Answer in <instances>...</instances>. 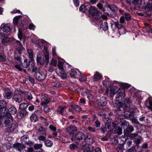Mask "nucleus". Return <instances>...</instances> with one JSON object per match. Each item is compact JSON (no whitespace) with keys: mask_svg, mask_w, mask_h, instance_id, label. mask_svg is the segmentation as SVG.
<instances>
[{"mask_svg":"<svg viewBox=\"0 0 152 152\" xmlns=\"http://www.w3.org/2000/svg\"><path fill=\"white\" fill-rule=\"evenodd\" d=\"M86 135L82 132H79L73 135L71 140L80 146L84 144Z\"/></svg>","mask_w":152,"mask_h":152,"instance_id":"1","label":"nucleus"},{"mask_svg":"<svg viewBox=\"0 0 152 152\" xmlns=\"http://www.w3.org/2000/svg\"><path fill=\"white\" fill-rule=\"evenodd\" d=\"M88 12L92 16L96 19H99L101 17V12L94 7L90 6L88 7Z\"/></svg>","mask_w":152,"mask_h":152,"instance_id":"2","label":"nucleus"},{"mask_svg":"<svg viewBox=\"0 0 152 152\" xmlns=\"http://www.w3.org/2000/svg\"><path fill=\"white\" fill-rule=\"evenodd\" d=\"M118 93H117L115 96V100L120 102L123 101V99L125 96V90L122 89L121 90H119Z\"/></svg>","mask_w":152,"mask_h":152,"instance_id":"3","label":"nucleus"},{"mask_svg":"<svg viewBox=\"0 0 152 152\" xmlns=\"http://www.w3.org/2000/svg\"><path fill=\"white\" fill-rule=\"evenodd\" d=\"M102 118L103 121L105 123V126H106V127L109 129L110 127V124L112 122L111 117L109 115H103Z\"/></svg>","mask_w":152,"mask_h":152,"instance_id":"4","label":"nucleus"},{"mask_svg":"<svg viewBox=\"0 0 152 152\" xmlns=\"http://www.w3.org/2000/svg\"><path fill=\"white\" fill-rule=\"evenodd\" d=\"M134 110L132 108H130L124 111V116L126 118L130 119L134 115Z\"/></svg>","mask_w":152,"mask_h":152,"instance_id":"5","label":"nucleus"},{"mask_svg":"<svg viewBox=\"0 0 152 152\" xmlns=\"http://www.w3.org/2000/svg\"><path fill=\"white\" fill-rule=\"evenodd\" d=\"M80 146V148L83 152H91L94 150V148L91 145L83 144Z\"/></svg>","mask_w":152,"mask_h":152,"instance_id":"6","label":"nucleus"},{"mask_svg":"<svg viewBox=\"0 0 152 152\" xmlns=\"http://www.w3.org/2000/svg\"><path fill=\"white\" fill-rule=\"evenodd\" d=\"M111 12L108 14L109 16L111 18H113L116 16V11L117 10V8L115 5H110Z\"/></svg>","mask_w":152,"mask_h":152,"instance_id":"7","label":"nucleus"},{"mask_svg":"<svg viewBox=\"0 0 152 152\" xmlns=\"http://www.w3.org/2000/svg\"><path fill=\"white\" fill-rule=\"evenodd\" d=\"M1 42L2 43H7L12 40V39L9 37L7 35L5 34H1L0 37Z\"/></svg>","mask_w":152,"mask_h":152,"instance_id":"8","label":"nucleus"},{"mask_svg":"<svg viewBox=\"0 0 152 152\" xmlns=\"http://www.w3.org/2000/svg\"><path fill=\"white\" fill-rule=\"evenodd\" d=\"M34 75L37 79L39 80H44L46 77L45 75L39 71L34 73Z\"/></svg>","mask_w":152,"mask_h":152,"instance_id":"9","label":"nucleus"},{"mask_svg":"<svg viewBox=\"0 0 152 152\" xmlns=\"http://www.w3.org/2000/svg\"><path fill=\"white\" fill-rule=\"evenodd\" d=\"M134 130L133 127L129 125V126L124 130L123 132L124 136H126L132 132Z\"/></svg>","mask_w":152,"mask_h":152,"instance_id":"10","label":"nucleus"},{"mask_svg":"<svg viewBox=\"0 0 152 152\" xmlns=\"http://www.w3.org/2000/svg\"><path fill=\"white\" fill-rule=\"evenodd\" d=\"M77 127L75 125L68 126L67 129V132L70 134H73L77 131Z\"/></svg>","mask_w":152,"mask_h":152,"instance_id":"11","label":"nucleus"},{"mask_svg":"<svg viewBox=\"0 0 152 152\" xmlns=\"http://www.w3.org/2000/svg\"><path fill=\"white\" fill-rule=\"evenodd\" d=\"M94 142L93 138L88 135L86 136V137L84 139V144H88L91 145Z\"/></svg>","mask_w":152,"mask_h":152,"instance_id":"12","label":"nucleus"},{"mask_svg":"<svg viewBox=\"0 0 152 152\" xmlns=\"http://www.w3.org/2000/svg\"><path fill=\"white\" fill-rule=\"evenodd\" d=\"M98 101L97 103L98 107L101 109H102L103 107L105 106L107 103L106 99L103 98L98 100Z\"/></svg>","mask_w":152,"mask_h":152,"instance_id":"13","label":"nucleus"},{"mask_svg":"<svg viewBox=\"0 0 152 152\" xmlns=\"http://www.w3.org/2000/svg\"><path fill=\"white\" fill-rule=\"evenodd\" d=\"M37 62L38 63H39L41 65H43L45 62L44 57L40 53L37 54Z\"/></svg>","mask_w":152,"mask_h":152,"instance_id":"14","label":"nucleus"},{"mask_svg":"<svg viewBox=\"0 0 152 152\" xmlns=\"http://www.w3.org/2000/svg\"><path fill=\"white\" fill-rule=\"evenodd\" d=\"M12 99L16 102L20 103L22 102L23 98L20 95L17 94H14L13 96Z\"/></svg>","mask_w":152,"mask_h":152,"instance_id":"15","label":"nucleus"},{"mask_svg":"<svg viewBox=\"0 0 152 152\" xmlns=\"http://www.w3.org/2000/svg\"><path fill=\"white\" fill-rule=\"evenodd\" d=\"M4 97L5 99H10L12 97V92L9 89H6L5 90Z\"/></svg>","mask_w":152,"mask_h":152,"instance_id":"16","label":"nucleus"},{"mask_svg":"<svg viewBox=\"0 0 152 152\" xmlns=\"http://www.w3.org/2000/svg\"><path fill=\"white\" fill-rule=\"evenodd\" d=\"M116 107L118 110L120 111H123L127 109V107H126L124 103L122 104L121 102H118L116 105Z\"/></svg>","mask_w":152,"mask_h":152,"instance_id":"17","label":"nucleus"},{"mask_svg":"<svg viewBox=\"0 0 152 152\" xmlns=\"http://www.w3.org/2000/svg\"><path fill=\"white\" fill-rule=\"evenodd\" d=\"M13 147L14 148L20 152H21V150L24 147L23 145L18 143L14 144L13 145Z\"/></svg>","mask_w":152,"mask_h":152,"instance_id":"18","label":"nucleus"},{"mask_svg":"<svg viewBox=\"0 0 152 152\" xmlns=\"http://www.w3.org/2000/svg\"><path fill=\"white\" fill-rule=\"evenodd\" d=\"M44 55L45 58V61L48 63L49 61L48 52V51L47 47L44 46Z\"/></svg>","mask_w":152,"mask_h":152,"instance_id":"19","label":"nucleus"},{"mask_svg":"<svg viewBox=\"0 0 152 152\" xmlns=\"http://www.w3.org/2000/svg\"><path fill=\"white\" fill-rule=\"evenodd\" d=\"M145 10L146 11L149 12L152 11V0H149L146 5Z\"/></svg>","mask_w":152,"mask_h":152,"instance_id":"20","label":"nucleus"},{"mask_svg":"<svg viewBox=\"0 0 152 152\" xmlns=\"http://www.w3.org/2000/svg\"><path fill=\"white\" fill-rule=\"evenodd\" d=\"M1 29L5 32H10L11 30L10 27L7 25L5 24H2L1 26Z\"/></svg>","mask_w":152,"mask_h":152,"instance_id":"21","label":"nucleus"},{"mask_svg":"<svg viewBox=\"0 0 152 152\" xmlns=\"http://www.w3.org/2000/svg\"><path fill=\"white\" fill-rule=\"evenodd\" d=\"M14 59L16 63L19 64L21 63V58L20 54L15 53L14 55Z\"/></svg>","mask_w":152,"mask_h":152,"instance_id":"22","label":"nucleus"},{"mask_svg":"<svg viewBox=\"0 0 152 152\" xmlns=\"http://www.w3.org/2000/svg\"><path fill=\"white\" fill-rule=\"evenodd\" d=\"M17 126L18 125L17 123H12L11 125L7 128V131L9 132H10L13 131Z\"/></svg>","mask_w":152,"mask_h":152,"instance_id":"23","label":"nucleus"},{"mask_svg":"<svg viewBox=\"0 0 152 152\" xmlns=\"http://www.w3.org/2000/svg\"><path fill=\"white\" fill-rule=\"evenodd\" d=\"M38 131V133L39 134H42L45 136H46V132L47 131V129L44 128L42 126H40V128L37 129Z\"/></svg>","mask_w":152,"mask_h":152,"instance_id":"24","label":"nucleus"},{"mask_svg":"<svg viewBox=\"0 0 152 152\" xmlns=\"http://www.w3.org/2000/svg\"><path fill=\"white\" fill-rule=\"evenodd\" d=\"M30 60L26 59L21 63V65L24 68H28L30 65Z\"/></svg>","mask_w":152,"mask_h":152,"instance_id":"25","label":"nucleus"},{"mask_svg":"<svg viewBox=\"0 0 152 152\" xmlns=\"http://www.w3.org/2000/svg\"><path fill=\"white\" fill-rule=\"evenodd\" d=\"M132 101L130 98H126L125 100L124 103L126 105L127 108L130 107V105L132 104Z\"/></svg>","mask_w":152,"mask_h":152,"instance_id":"26","label":"nucleus"},{"mask_svg":"<svg viewBox=\"0 0 152 152\" xmlns=\"http://www.w3.org/2000/svg\"><path fill=\"white\" fill-rule=\"evenodd\" d=\"M127 1L128 3H132V4H133L135 5H138V4H139V6H140V5H142L141 4L142 1H140V0H127Z\"/></svg>","mask_w":152,"mask_h":152,"instance_id":"27","label":"nucleus"},{"mask_svg":"<svg viewBox=\"0 0 152 152\" xmlns=\"http://www.w3.org/2000/svg\"><path fill=\"white\" fill-rule=\"evenodd\" d=\"M114 24L115 27L116 28H117L119 30H121V29H124V28L123 27L122 24L119 22H114Z\"/></svg>","mask_w":152,"mask_h":152,"instance_id":"28","label":"nucleus"},{"mask_svg":"<svg viewBox=\"0 0 152 152\" xmlns=\"http://www.w3.org/2000/svg\"><path fill=\"white\" fill-rule=\"evenodd\" d=\"M28 139L29 137L27 135H25L22 136L21 138L22 144V145H26Z\"/></svg>","mask_w":152,"mask_h":152,"instance_id":"29","label":"nucleus"},{"mask_svg":"<svg viewBox=\"0 0 152 152\" xmlns=\"http://www.w3.org/2000/svg\"><path fill=\"white\" fill-rule=\"evenodd\" d=\"M142 137L140 136H137V138H134L133 141L136 145L138 146L142 142Z\"/></svg>","mask_w":152,"mask_h":152,"instance_id":"30","label":"nucleus"},{"mask_svg":"<svg viewBox=\"0 0 152 152\" xmlns=\"http://www.w3.org/2000/svg\"><path fill=\"white\" fill-rule=\"evenodd\" d=\"M66 107L65 106L62 107L60 106L56 110V111L58 114H61L62 115H64V109Z\"/></svg>","mask_w":152,"mask_h":152,"instance_id":"31","label":"nucleus"},{"mask_svg":"<svg viewBox=\"0 0 152 152\" xmlns=\"http://www.w3.org/2000/svg\"><path fill=\"white\" fill-rule=\"evenodd\" d=\"M58 69H57L58 72L59 71L60 72H61L64 71L63 63L61 61H58Z\"/></svg>","mask_w":152,"mask_h":152,"instance_id":"32","label":"nucleus"},{"mask_svg":"<svg viewBox=\"0 0 152 152\" xmlns=\"http://www.w3.org/2000/svg\"><path fill=\"white\" fill-rule=\"evenodd\" d=\"M120 124L121 128L125 129L129 125V124L128 122L125 121H121Z\"/></svg>","mask_w":152,"mask_h":152,"instance_id":"33","label":"nucleus"},{"mask_svg":"<svg viewBox=\"0 0 152 152\" xmlns=\"http://www.w3.org/2000/svg\"><path fill=\"white\" fill-rule=\"evenodd\" d=\"M31 121L33 122H36L38 120L37 115L35 114H33L30 117Z\"/></svg>","mask_w":152,"mask_h":152,"instance_id":"34","label":"nucleus"},{"mask_svg":"<svg viewBox=\"0 0 152 152\" xmlns=\"http://www.w3.org/2000/svg\"><path fill=\"white\" fill-rule=\"evenodd\" d=\"M100 28L104 31L107 30L108 29L107 23L106 22H102L100 25Z\"/></svg>","mask_w":152,"mask_h":152,"instance_id":"35","label":"nucleus"},{"mask_svg":"<svg viewBox=\"0 0 152 152\" xmlns=\"http://www.w3.org/2000/svg\"><path fill=\"white\" fill-rule=\"evenodd\" d=\"M19 113L21 117L23 118L24 117L27 115L28 112L26 110L23 109L19 112Z\"/></svg>","mask_w":152,"mask_h":152,"instance_id":"36","label":"nucleus"},{"mask_svg":"<svg viewBox=\"0 0 152 152\" xmlns=\"http://www.w3.org/2000/svg\"><path fill=\"white\" fill-rule=\"evenodd\" d=\"M28 53L29 55V58L31 59V61H33L34 60L33 51L31 49H28Z\"/></svg>","mask_w":152,"mask_h":152,"instance_id":"37","label":"nucleus"},{"mask_svg":"<svg viewBox=\"0 0 152 152\" xmlns=\"http://www.w3.org/2000/svg\"><path fill=\"white\" fill-rule=\"evenodd\" d=\"M101 77V76L99 72H96V74L94 75L93 80L94 81H97L100 79Z\"/></svg>","mask_w":152,"mask_h":152,"instance_id":"38","label":"nucleus"},{"mask_svg":"<svg viewBox=\"0 0 152 152\" xmlns=\"http://www.w3.org/2000/svg\"><path fill=\"white\" fill-rule=\"evenodd\" d=\"M88 7H88L87 5L86 6L84 5H81L79 8V10L81 12L85 13L88 8Z\"/></svg>","mask_w":152,"mask_h":152,"instance_id":"39","label":"nucleus"},{"mask_svg":"<svg viewBox=\"0 0 152 152\" xmlns=\"http://www.w3.org/2000/svg\"><path fill=\"white\" fill-rule=\"evenodd\" d=\"M15 48L18 52L19 53L18 54H20L22 53L24 49L22 45H16L15 46Z\"/></svg>","mask_w":152,"mask_h":152,"instance_id":"40","label":"nucleus"},{"mask_svg":"<svg viewBox=\"0 0 152 152\" xmlns=\"http://www.w3.org/2000/svg\"><path fill=\"white\" fill-rule=\"evenodd\" d=\"M10 120L8 118H5L3 124L5 127L8 126L10 125L11 124Z\"/></svg>","mask_w":152,"mask_h":152,"instance_id":"41","label":"nucleus"},{"mask_svg":"<svg viewBox=\"0 0 152 152\" xmlns=\"http://www.w3.org/2000/svg\"><path fill=\"white\" fill-rule=\"evenodd\" d=\"M8 111V109L5 106H3L0 104V112L1 113L4 114L5 112Z\"/></svg>","mask_w":152,"mask_h":152,"instance_id":"42","label":"nucleus"},{"mask_svg":"<svg viewBox=\"0 0 152 152\" xmlns=\"http://www.w3.org/2000/svg\"><path fill=\"white\" fill-rule=\"evenodd\" d=\"M28 105V104L27 103H23L20 105L19 108L20 109L25 110L27 107Z\"/></svg>","mask_w":152,"mask_h":152,"instance_id":"43","label":"nucleus"},{"mask_svg":"<svg viewBox=\"0 0 152 152\" xmlns=\"http://www.w3.org/2000/svg\"><path fill=\"white\" fill-rule=\"evenodd\" d=\"M72 108L77 112H80L81 110V107L75 104H73L71 105Z\"/></svg>","mask_w":152,"mask_h":152,"instance_id":"44","label":"nucleus"},{"mask_svg":"<svg viewBox=\"0 0 152 152\" xmlns=\"http://www.w3.org/2000/svg\"><path fill=\"white\" fill-rule=\"evenodd\" d=\"M9 111L11 114H15L16 113L17 110L14 106H12L10 108Z\"/></svg>","mask_w":152,"mask_h":152,"instance_id":"45","label":"nucleus"},{"mask_svg":"<svg viewBox=\"0 0 152 152\" xmlns=\"http://www.w3.org/2000/svg\"><path fill=\"white\" fill-rule=\"evenodd\" d=\"M31 68L33 72L36 73V72H38L39 70L38 69L37 67L35 66V64L33 63L31 64Z\"/></svg>","mask_w":152,"mask_h":152,"instance_id":"46","label":"nucleus"},{"mask_svg":"<svg viewBox=\"0 0 152 152\" xmlns=\"http://www.w3.org/2000/svg\"><path fill=\"white\" fill-rule=\"evenodd\" d=\"M70 75L71 76L75 78H78L79 77L77 75V73L76 71L74 70H72L70 73Z\"/></svg>","mask_w":152,"mask_h":152,"instance_id":"47","label":"nucleus"},{"mask_svg":"<svg viewBox=\"0 0 152 152\" xmlns=\"http://www.w3.org/2000/svg\"><path fill=\"white\" fill-rule=\"evenodd\" d=\"M7 60L6 56L3 53H0V62H5Z\"/></svg>","mask_w":152,"mask_h":152,"instance_id":"48","label":"nucleus"},{"mask_svg":"<svg viewBox=\"0 0 152 152\" xmlns=\"http://www.w3.org/2000/svg\"><path fill=\"white\" fill-rule=\"evenodd\" d=\"M56 71L57 73L59 75L60 77H61L63 79H65L66 77V75L64 74V71L61 72H58V69H56L55 70Z\"/></svg>","mask_w":152,"mask_h":152,"instance_id":"49","label":"nucleus"},{"mask_svg":"<svg viewBox=\"0 0 152 152\" xmlns=\"http://www.w3.org/2000/svg\"><path fill=\"white\" fill-rule=\"evenodd\" d=\"M45 144L46 146L51 147L52 146L53 143L52 141L48 140L45 141Z\"/></svg>","mask_w":152,"mask_h":152,"instance_id":"50","label":"nucleus"},{"mask_svg":"<svg viewBox=\"0 0 152 152\" xmlns=\"http://www.w3.org/2000/svg\"><path fill=\"white\" fill-rule=\"evenodd\" d=\"M130 120L132 121V123H134L137 125L140 124L139 122L134 116H133V117H132Z\"/></svg>","mask_w":152,"mask_h":152,"instance_id":"51","label":"nucleus"},{"mask_svg":"<svg viewBox=\"0 0 152 152\" xmlns=\"http://www.w3.org/2000/svg\"><path fill=\"white\" fill-rule=\"evenodd\" d=\"M24 93V96L26 97L28 100H31L32 98L31 95L29 93L28 91L25 92Z\"/></svg>","mask_w":152,"mask_h":152,"instance_id":"52","label":"nucleus"},{"mask_svg":"<svg viewBox=\"0 0 152 152\" xmlns=\"http://www.w3.org/2000/svg\"><path fill=\"white\" fill-rule=\"evenodd\" d=\"M4 114V116L5 117V118H8L10 119H12V116L11 115V114L10 113L7 112H5Z\"/></svg>","mask_w":152,"mask_h":152,"instance_id":"53","label":"nucleus"},{"mask_svg":"<svg viewBox=\"0 0 152 152\" xmlns=\"http://www.w3.org/2000/svg\"><path fill=\"white\" fill-rule=\"evenodd\" d=\"M124 148L123 145H119L116 148V150L118 152H122L124 150Z\"/></svg>","mask_w":152,"mask_h":152,"instance_id":"54","label":"nucleus"},{"mask_svg":"<svg viewBox=\"0 0 152 152\" xmlns=\"http://www.w3.org/2000/svg\"><path fill=\"white\" fill-rule=\"evenodd\" d=\"M138 136V134L137 133H130L126 137L130 138H135L136 137Z\"/></svg>","mask_w":152,"mask_h":152,"instance_id":"55","label":"nucleus"},{"mask_svg":"<svg viewBox=\"0 0 152 152\" xmlns=\"http://www.w3.org/2000/svg\"><path fill=\"white\" fill-rule=\"evenodd\" d=\"M124 15V18H125L127 21H129L131 20V17L129 14L126 12Z\"/></svg>","mask_w":152,"mask_h":152,"instance_id":"56","label":"nucleus"},{"mask_svg":"<svg viewBox=\"0 0 152 152\" xmlns=\"http://www.w3.org/2000/svg\"><path fill=\"white\" fill-rule=\"evenodd\" d=\"M110 135V133H107L105 136L101 138V140L103 141H106L108 140V138Z\"/></svg>","mask_w":152,"mask_h":152,"instance_id":"57","label":"nucleus"},{"mask_svg":"<svg viewBox=\"0 0 152 152\" xmlns=\"http://www.w3.org/2000/svg\"><path fill=\"white\" fill-rule=\"evenodd\" d=\"M18 31L19 32L18 34V37L19 39L21 40L24 37V35L22 33L20 29H19Z\"/></svg>","mask_w":152,"mask_h":152,"instance_id":"58","label":"nucleus"},{"mask_svg":"<svg viewBox=\"0 0 152 152\" xmlns=\"http://www.w3.org/2000/svg\"><path fill=\"white\" fill-rule=\"evenodd\" d=\"M84 93L86 94L87 96V98L89 100H90V99L92 98V96L89 91H85Z\"/></svg>","mask_w":152,"mask_h":152,"instance_id":"59","label":"nucleus"},{"mask_svg":"<svg viewBox=\"0 0 152 152\" xmlns=\"http://www.w3.org/2000/svg\"><path fill=\"white\" fill-rule=\"evenodd\" d=\"M52 85L53 86L56 87H59L61 86V85L59 82H53L51 83Z\"/></svg>","mask_w":152,"mask_h":152,"instance_id":"60","label":"nucleus"},{"mask_svg":"<svg viewBox=\"0 0 152 152\" xmlns=\"http://www.w3.org/2000/svg\"><path fill=\"white\" fill-rule=\"evenodd\" d=\"M20 18L19 16L15 17L13 19V23L14 25H16L18 24V21Z\"/></svg>","mask_w":152,"mask_h":152,"instance_id":"61","label":"nucleus"},{"mask_svg":"<svg viewBox=\"0 0 152 152\" xmlns=\"http://www.w3.org/2000/svg\"><path fill=\"white\" fill-rule=\"evenodd\" d=\"M79 79L80 81L83 82L86 80V78L83 75L80 74V76L79 77Z\"/></svg>","mask_w":152,"mask_h":152,"instance_id":"62","label":"nucleus"},{"mask_svg":"<svg viewBox=\"0 0 152 152\" xmlns=\"http://www.w3.org/2000/svg\"><path fill=\"white\" fill-rule=\"evenodd\" d=\"M34 142H32L30 140H28L27 142L26 143V145H27L29 146H32L34 145Z\"/></svg>","mask_w":152,"mask_h":152,"instance_id":"63","label":"nucleus"},{"mask_svg":"<svg viewBox=\"0 0 152 152\" xmlns=\"http://www.w3.org/2000/svg\"><path fill=\"white\" fill-rule=\"evenodd\" d=\"M147 102H148L149 104V105L148 106V107L152 110V99L149 100Z\"/></svg>","mask_w":152,"mask_h":152,"instance_id":"64","label":"nucleus"}]
</instances>
